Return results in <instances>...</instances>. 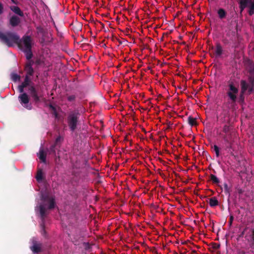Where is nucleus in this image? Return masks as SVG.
Returning <instances> with one entry per match:
<instances>
[{
  "mask_svg": "<svg viewBox=\"0 0 254 254\" xmlns=\"http://www.w3.org/2000/svg\"><path fill=\"white\" fill-rule=\"evenodd\" d=\"M223 139L224 141H225V139H227V140H229V141H233L232 140V134L231 133H227V134H225L223 136Z\"/></svg>",
  "mask_w": 254,
  "mask_h": 254,
  "instance_id": "cd10ccee",
  "label": "nucleus"
},
{
  "mask_svg": "<svg viewBox=\"0 0 254 254\" xmlns=\"http://www.w3.org/2000/svg\"><path fill=\"white\" fill-rule=\"evenodd\" d=\"M233 220V216H231L230 218V224L232 223Z\"/></svg>",
  "mask_w": 254,
  "mask_h": 254,
  "instance_id": "ea45409f",
  "label": "nucleus"
},
{
  "mask_svg": "<svg viewBox=\"0 0 254 254\" xmlns=\"http://www.w3.org/2000/svg\"><path fill=\"white\" fill-rule=\"evenodd\" d=\"M240 83L241 86V91L239 97V101L240 102H243L244 101V94L248 90L249 84H248V82L244 80H242Z\"/></svg>",
  "mask_w": 254,
  "mask_h": 254,
  "instance_id": "9b49d317",
  "label": "nucleus"
},
{
  "mask_svg": "<svg viewBox=\"0 0 254 254\" xmlns=\"http://www.w3.org/2000/svg\"><path fill=\"white\" fill-rule=\"evenodd\" d=\"M36 180L38 182H40L43 180V172L41 169H40L38 171L36 177Z\"/></svg>",
  "mask_w": 254,
  "mask_h": 254,
  "instance_id": "4be33fe9",
  "label": "nucleus"
},
{
  "mask_svg": "<svg viewBox=\"0 0 254 254\" xmlns=\"http://www.w3.org/2000/svg\"><path fill=\"white\" fill-rule=\"evenodd\" d=\"M39 213L42 220V222L40 224L41 228V234L42 235L46 236V230L45 229V218L47 214V210L45 208V204H41L39 206Z\"/></svg>",
  "mask_w": 254,
  "mask_h": 254,
  "instance_id": "39448f33",
  "label": "nucleus"
},
{
  "mask_svg": "<svg viewBox=\"0 0 254 254\" xmlns=\"http://www.w3.org/2000/svg\"><path fill=\"white\" fill-rule=\"evenodd\" d=\"M0 40L8 47H11L14 44H19L20 37L14 32H8L3 33L0 32Z\"/></svg>",
  "mask_w": 254,
  "mask_h": 254,
  "instance_id": "20e7f679",
  "label": "nucleus"
},
{
  "mask_svg": "<svg viewBox=\"0 0 254 254\" xmlns=\"http://www.w3.org/2000/svg\"><path fill=\"white\" fill-rule=\"evenodd\" d=\"M18 100L20 104L28 110L31 109V106L29 104L30 101V97L27 93L25 92L21 93L18 96Z\"/></svg>",
  "mask_w": 254,
  "mask_h": 254,
  "instance_id": "0eeeda50",
  "label": "nucleus"
},
{
  "mask_svg": "<svg viewBox=\"0 0 254 254\" xmlns=\"http://www.w3.org/2000/svg\"><path fill=\"white\" fill-rule=\"evenodd\" d=\"M220 248V245L216 243L213 244V248L214 249H218Z\"/></svg>",
  "mask_w": 254,
  "mask_h": 254,
  "instance_id": "4c0bfd02",
  "label": "nucleus"
},
{
  "mask_svg": "<svg viewBox=\"0 0 254 254\" xmlns=\"http://www.w3.org/2000/svg\"><path fill=\"white\" fill-rule=\"evenodd\" d=\"M224 192L226 194H228L229 195H230V189L228 186V185L226 183H225L224 184Z\"/></svg>",
  "mask_w": 254,
  "mask_h": 254,
  "instance_id": "473e14b6",
  "label": "nucleus"
},
{
  "mask_svg": "<svg viewBox=\"0 0 254 254\" xmlns=\"http://www.w3.org/2000/svg\"><path fill=\"white\" fill-rule=\"evenodd\" d=\"M188 123L191 126H195L197 125L195 119L191 116H189L188 118Z\"/></svg>",
  "mask_w": 254,
  "mask_h": 254,
  "instance_id": "a878e982",
  "label": "nucleus"
},
{
  "mask_svg": "<svg viewBox=\"0 0 254 254\" xmlns=\"http://www.w3.org/2000/svg\"><path fill=\"white\" fill-rule=\"evenodd\" d=\"M252 3H254V0L252 1Z\"/></svg>",
  "mask_w": 254,
  "mask_h": 254,
  "instance_id": "c03bdc74",
  "label": "nucleus"
},
{
  "mask_svg": "<svg viewBox=\"0 0 254 254\" xmlns=\"http://www.w3.org/2000/svg\"><path fill=\"white\" fill-rule=\"evenodd\" d=\"M253 239L254 241V230L253 231Z\"/></svg>",
  "mask_w": 254,
  "mask_h": 254,
  "instance_id": "a19ab883",
  "label": "nucleus"
},
{
  "mask_svg": "<svg viewBox=\"0 0 254 254\" xmlns=\"http://www.w3.org/2000/svg\"><path fill=\"white\" fill-rule=\"evenodd\" d=\"M219 204L218 200L215 197H212L209 199V205L212 207H215Z\"/></svg>",
  "mask_w": 254,
  "mask_h": 254,
  "instance_id": "aec40b11",
  "label": "nucleus"
},
{
  "mask_svg": "<svg viewBox=\"0 0 254 254\" xmlns=\"http://www.w3.org/2000/svg\"><path fill=\"white\" fill-rule=\"evenodd\" d=\"M49 153L54 157H59L63 158L66 157L65 150L64 149H61L60 146L55 148V145H51L49 149Z\"/></svg>",
  "mask_w": 254,
  "mask_h": 254,
  "instance_id": "423d86ee",
  "label": "nucleus"
},
{
  "mask_svg": "<svg viewBox=\"0 0 254 254\" xmlns=\"http://www.w3.org/2000/svg\"><path fill=\"white\" fill-rule=\"evenodd\" d=\"M30 79L29 77L26 75L24 81L21 85L18 86V90L20 93L24 92V88L28 86V91L35 102H40V97L38 95V91L33 84L30 85Z\"/></svg>",
  "mask_w": 254,
  "mask_h": 254,
  "instance_id": "7ed1b4c3",
  "label": "nucleus"
},
{
  "mask_svg": "<svg viewBox=\"0 0 254 254\" xmlns=\"http://www.w3.org/2000/svg\"><path fill=\"white\" fill-rule=\"evenodd\" d=\"M249 8V14L250 15H252L254 13V3H251V4L248 6Z\"/></svg>",
  "mask_w": 254,
  "mask_h": 254,
  "instance_id": "bb28decb",
  "label": "nucleus"
},
{
  "mask_svg": "<svg viewBox=\"0 0 254 254\" xmlns=\"http://www.w3.org/2000/svg\"><path fill=\"white\" fill-rule=\"evenodd\" d=\"M55 157V164L56 165H58V166H62L63 165V163L62 162V161H61V158H60V157Z\"/></svg>",
  "mask_w": 254,
  "mask_h": 254,
  "instance_id": "c85d7f7f",
  "label": "nucleus"
},
{
  "mask_svg": "<svg viewBox=\"0 0 254 254\" xmlns=\"http://www.w3.org/2000/svg\"><path fill=\"white\" fill-rule=\"evenodd\" d=\"M49 107H50V108L51 109H52L53 110H54V111H56V108H55V107L54 106H53V105H50L49 106ZM55 117H57L58 116V113H57L56 112H55Z\"/></svg>",
  "mask_w": 254,
  "mask_h": 254,
  "instance_id": "c9c22d12",
  "label": "nucleus"
},
{
  "mask_svg": "<svg viewBox=\"0 0 254 254\" xmlns=\"http://www.w3.org/2000/svg\"><path fill=\"white\" fill-rule=\"evenodd\" d=\"M3 6L2 4L0 3V14H1L3 13Z\"/></svg>",
  "mask_w": 254,
  "mask_h": 254,
  "instance_id": "58836bf2",
  "label": "nucleus"
},
{
  "mask_svg": "<svg viewBox=\"0 0 254 254\" xmlns=\"http://www.w3.org/2000/svg\"><path fill=\"white\" fill-rule=\"evenodd\" d=\"M33 63L34 62L33 61H30L25 65V70L26 72V75L28 77L33 75L34 69L32 66Z\"/></svg>",
  "mask_w": 254,
  "mask_h": 254,
  "instance_id": "ddd939ff",
  "label": "nucleus"
},
{
  "mask_svg": "<svg viewBox=\"0 0 254 254\" xmlns=\"http://www.w3.org/2000/svg\"><path fill=\"white\" fill-rule=\"evenodd\" d=\"M231 130V127L227 125H225L224 126L223 128V131L226 134L229 133Z\"/></svg>",
  "mask_w": 254,
  "mask_h": 254,
  "instance_id": "2f4dec72",
  "label": "nucleus"
},
{
  "mask_svg": "<svg viewBox=\"0 0 254 254\" xmlns=\"http://www.w3.org/2000/svg\"><path fill=\"white\" fill-rule=\"evenodd\" d=\"M150 69V67H148V69Z\"/></svg>",
  "mask_w": 254,
  "mask_h": 254,
  "instance_id": "79ce46f5",
  "label": "nucleus"
},
{
  "mask_svg": "<svg viewBox=\"0 0 254 254\" xmlns=\"http://www.w3.org/2000/svg\"><path fill=\"white\" fill-rule=\"evenodd\" d=\"M32 39L30 36L24 35L22 39H20L19 44L17 46L25 54L26 59L30 60L33 57L32 52Z\"/></svg>",
  "mask_w": 254,
  "mask_h": 254,
  "instance_id": "f03ea898",
  "label": "nucleus"
},
{
  "mask_svg": "<svg viewBox=\"0 0 254 254\" xmlns=\"http://www.w3.org/2000/svg\"><path fill=\"white\" fill-rule=\"evenodd\" d=\"M76 96L74 95H69L67 97V99L69 102H73L75 101Z\"/></svg>",
  "mask_w": 254,
  "mask_h": 254,
  "instance_id": "f704fd0d",
  "label": "nucleus"
},
{
  "mask_svg": "<svg viewBox=\"0 0 254 254\" xmlns=\"http://www.w3.org/2000/svg\"><path fill=\"white\" fill-rule=\"evenodd\" d=\"M213 148H214V151L215 152L216 156L217 157H218L220 155L219 147L216 145H214L213 146Z\"/></svg>",
  "mask_w": 254,
  "mask_h": 254,
  "instance_id": "72a5a7b5",
  "label": "nucleus"
},
{
  "mask_svg": "<svg viewBox=\"0 0 254 254\" xmlns=\"http://www.w3.org/2000/svg\"><path fill=\"white\" fill-rule=\"evenodd\" d=\"M41 199L44 202H48L49 205L48 208L49 209H52L55 207V198L53 197H50L48 194H42Z\"/></svg>",
  "mask_w": 254,
  "mask_h": 254,
  "instance_id": "1a4fd4ad",
  "label": "nucleus"
},
{
  "mask_svg": "<svg viewBox=\"0 0 254 254\" xmlns=\"http://www.w3.org/2000/svg\"><path fill=\"white\" fill-rule=\"evenodd\" d=\"M80 113L77 109L70 111L67 114L66 122L70 131L74 132L80 125Z\"/></svg>",
  "mask_w": 254,
  "mask_h": 254,
  "instance_id": "f257e3e1",
  "label": "nucleus"
},
{
  "mask_svg": "<svg viewBox=\"0 0 254 254\" xmlns=\"http://www.w3.org/2000/svg\"><path fill=\"white\" fill-rule=\"evenodd\" d=\"M249 72L250 75L249 77H254V62L252 61L249 60L248 61Z\"/></svg>",
  "mask_w": 254,
  "mask_h": 254,
  "instance_id": "dca6fc26",
  "label": "nucleus"
},
{
  "mask_svg": "<svg viewBox=\"0 0 254 254\" xmlns=\"http://www.w3.org/2000/svg\"><path fill=\"white\" fill-rule=\"evenodd\" d=\"M83 235L80 230H76L72 239V242L75 245H79L82 241Z\"/></svg>",
  "mask_w": 254,
  "mask_h": 254,
  "instance_id": "9d476101",
  "label": "nucleus"
},
{
  "mask_svg": "<svg viewBox=\"0 0 254 254\" xmlns=\"http://www.w3.org/2000/svg\"><path fill=\"white\" fill-rule=\"evenodd\" d=\"M10 9L14 12L15 14L20 16H23V12L21 11L20 8L17 6H12L10 7Z\"/></svg>",
  "mask_w": 254,
  "mask_h": 254,
  "instance_id": "6ab92c4d",
  "label": "nucleus"
},
{
  "mask_svg": "<svg viewBox=\"0 0 254 254\" xmlns=\"http://www.w3.org/2000/svg\"><path fill=\"white\" fill-rule=\"evenodd\" d=\"M249 83V87H248V92L249 94L254 92V77H249L248 78Z\"/></svg>",
  "mask_w": 254,
  "mask_h": 254,
  "instance_id": "2eb2a0df",
  "label": "nucleus"
},
{
  "mask_svg": "<svg viewBox=\"0 0 254 254\" xmlns=\"http://www.w3.org/2000/svg\"><path fill=\"white\" fill-rule=\"evenodd\" d=\"M61 136H59L58 137H57L54 144H53L52 145H55V148L59 147V146H60V145H59V143L61 142Z\"/></svg>",
  "mask_w": 254,
  "mask_h": 254,
  "instance_id": "7c9ffc66",
  "label": "nucleus"
},
{
  "mask_svg": "<svg viewBox=\"0 0 254 254\" xmlns=\"http://www.w3.org/2000/svg\"><path fill=\"white\" fill-rule=\"evenodd\" d=\"M39 159L43 163L46 162V154L43 148H40L38 154Z\"/></svg>",
  "mask_w": 254,
  "mask_h": 254,
  "instance_id": "f3484780",
  "label": "nucleus"
},
{
  "mask_svg": "<svg viewBox=\"0 0 254 254\" xmlns=\"http://www.w3.org/2000/svg\"><path fill=\"white\" fill-rule=\"evenodd\" d=\"M252 3V0H240V3H242L247 7Z\"/></svg>",
  "mask_w": 254,
  "mask_h": 254,
  "instance_id": "c756f323",
  "label": "nucleus"
},
{
  "mask_svg": "<svg viewBox=\"0 0 254 254\" xmlns=\"http://www.w3.org/2000/svg\"><path fill=\"white\" fill-rule=\"evenodd\" d=\"M216 57H219L223 53V49L220 43H217L215 50Z\"/></svg>",
  "mask_w": 254,
  "mask_h": 254,
  "instance_id": "a211bd4d",
  "label": "nucleus"
},
{
  "mask_svg": "<svg viewBox=\"0 0 254 254\" xmlns=\"http://www.w3.org/2000/svg\"><path fill=\"white\" fill-rule=\"evenodd\" d=\"M210 179L213 184H218L220 183V181L218 178H217V177L214 175L210 174Z\"/></svg>",
  "mask_w": 254,
  "mask_h": 254,
  "instance_id": "b1692460",
  "label": "nucleus"
},
{
  "mask_svg": "<svg viewBox=\"0 0 254 254\" xmlns=\"http://www.w3.org/2000/svg\"><path fill=\"white\" fill-rule=\"evenodd\" d=\"M193 253H196V251H193Z\"/></svg>",
  "mask_w": 254,
  "mask_h": 254,
  "instance_id": "37998d69",
  "label": "nucleus"
},
{
  "mask_svg": "<svg viewBox=\"0 0 254 254\" xmlns=\"http://www.w3.org/2000/svg\"><path fill=\"white\" fill-rule=\"evenodd\" d=\"M246 7H247L246 6H245L242 3H240V8L241 9V12L243 11Z\"/></svg>",
  "mask_w": 254,
  "mask_h": 254,
  "instance_id": "e433bc0d",
  "label": "nucleus"
},
{
  "mask_svg": "<svg viewBox=\"0 0 254 254\" xmlns=\"http://www.w3.org/2000/svg\"><path fill=\"white\" fill-rule=\"evenodd\" d=\"M20 23V19L16 15H12L9 19V24L12 27L18 26Z\"/></svg>",
  "mask_w": 254,
  "mask_h": 254,
  "instance_id": "4468645a",
  "label": "nucleus"
},
{
  "mask_svg": "<svg viewBox=\"0 0 254 254\" xmlns=\"http://www.w3.org/2000/svg\"><path fill=\"white\" fill-rule=\"evenodd\" d=\"M229 90L227 94L232 103H235L237 100V94L238 93L239 90L234 84L231 83L229 85Z\"/></svg>",
  "mask_w": 254,
  "mask_h": 254,
  "instance_id": "6e6552de",
  "label": "nucleus"
},
{
  "mask_svg": "<svg viewBox=\"0 0 254 254\" xmlns=\"http://www.w3.org/2000/svg\"><path fill=\"white\" fill-rule=\"evenodd\" d=\"M217 13H218L219 17L220 19L224 18L227 15V13H226V11L223 8L219 9L218 10Z\"/></svg>",
  "mask_w": 254,
  "mask_h": 254,
  "instance_id": "412c9836",
  "label": "nucleus"
},
{
  "mask_svg": "<svg viewBox=\"0 0 254 254\" xmlns=\"http://www.w3.org/2000/svg\"><path fill=\"white\" fill-rule=\"evenodd\" d=\"M225 145L226 149H232L233 141H229L227 139H225Z\"/></svg>",
  "mask_w": 254,
  "mask_h": 254,
  "instance_id": "5701e85b",
  "label": "nucleus"
},
{
  "mask_svg": "<svg viewBox=\"0 0 254 254\" xmlns=\"http://www.w3.org/2000/svg\"><path fill=\"white\" fill-rule=\"evenodd\" d=\"M11 78L13 81L16 82L20 79V76L16 73H11Z\"/></svg>",
  "mask_w": 254,
  "mask_h": 254,
  "instance_id": "393cba45",
  "label": "nucleus"
},
{
  "mask_svg": "<svg viewBox=\"0 0 254 254\" xmlns=\"http://www.w3.org/2000/svg\"><path fill=\"white\" fill-rule=\"evenodd\" d=\"M42 245L37 241H33V245L30 247V250L34 254H38L42 251Z\"/></svg>",
  "mask_w": 254,
  "mask_h": 254,
  "instance_id": "f8f14e48",
  "label": "nucleus"
}]
</instances>
